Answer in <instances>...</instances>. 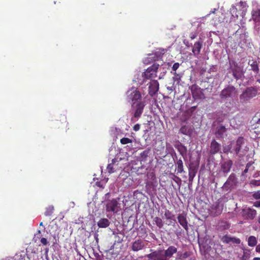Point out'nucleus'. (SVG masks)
<instances>
[{
  "label": "nucleus",
  "instance_id": "obj_36",
  "mask_svg": "<svg viewBox=\"0 0 260 260\" xmlns=\"http://www.w3.org/2000/svg\"><path fill=\"white\" fill-rule=\"evenodd\" d=\"M132 142V140L128 138H123L120 140V143L122 144H126Z\"/></svg>",
  "mask_w": 260,
  "mask_h": 260
},
{
  "label": "nucleus",
  "instance_id": "obj_17",
  "mask_svg": "<svg viewBox=\"0 0 260 260\" xmlns=\"http://www.w3.org/2000/svg\"><path fill=\"white\" fill-rule=\"evenodd\" d=\"M145 246V242L142 239H137L135 241L132 245V250L134 251H138L143 249Z\"/></svg>",
  "mask_w": 260,
  "mask_h": 260
},
{
  "label": "nucleus",
  "instance_id": "obj_62",
  "mask_svg": "<svg viewBox=\"0 0 260 260\" xmlns=\"http://www.w3.org/2000/svg\"><path fill=\"white\" fill-rule=\"evenodd\" d=\"M257 81L260 83V80H257Z\"/></svg>",
  "mask_w": 260,
  "mask_h": 260
},
{
  "label": "nucleus",
  "instance_id": "obj_15",
  "mask_svg": "<svg viewBox=\"0 0 260 260\" xmlns=\"http://www.w3.org/2000/svg\"><path fill=\"white\" fill-rule=\"evenodd\" d=\"M178 221L179 224L186 231L188 230V221L187 220V214L182 212L179 214L177 217Z\"/></svg>",
  "mask_w": 260,
  "mask_h": 260
},
{
  "label": "nucleus",
  "instance_id": "obj_35",
  "mask_svg": "<svg viewBox=\"0 0 260 260\" xmlns=\"http://www.w3.org/2000/svg\"><path fill=\"white\" fill-rule=\"evenodd\" d=\"M179 66H180V64H179L178 62H176V63H175L173 65V67H172V70H173V71L176 72V70L179 68ZM174 75L175 76H176L177 77H179V75H178V74H177L176 72H175V73H174Z\"/></svg>",
  "mask_w": 260,
  "mask_h": 260
},
{
  "label": "nucleus",
  "instance_id": "obj_46",
  "mask_svg": "<svg viewBox=\"0 0 260 260\" xmlns=\"http://www.w3.org/2000/svg\"><path fill=\"white\" fill-rule=\"evenodd\" d=\"M255 251L257 252L260 253V244L256 246Z\"/></svg>",
  "mask_w": 260,
  "mask_h": 260
},
{
  "label": "nucleus",
  "instance_id": "obj_48",
  "mask_svg": "<svg viewBox=\"0 0 260 260\" xmlns=\"http://www.w3.org/2000/svg\"><path fill=\"white\" fill-rule=\"evenodd\" d=\"M253 45L252 44V43H248V45H247V46L250 48H251V46H252Z\"/></svg>",
  "mask_w": 260,
  "mask_h": 260
},
{
  "label": "nucleus",
  "instance_id": "obj_2",
  "mask_svg": "<svg viewBox=\"0 0 260 260\" xmlns=\"http://www.w3.org/2000/svg\"><path fill=\"white\" fill-rule=\"evenodd\" d=\"M145 105L144 102L142 101L138 102L137 103H133L132 104V110L134 111V115L132 118V120H137L141 116Z\"/></svg>",
  "mask_w": 260,
  "mask_h": 260
},
{
  "label": "nucleus",
  "instance_id": "obj_47",
  "mask_svg": "<svg viewBox=\"0 0 260 260\" xmlns=\"http://www.w3.org/2000/svg\"><path fill=\"white\" fill-rule=\"evenodd\" d=\"M242 258V260H247L248 259V257L245 255V253H244V254L243 255Z\"/></svg>",
  "mask_w": 260,
  "mask_h": 260
},
{
  "label": "nucleus",
  "instance_id": "obj_52",
  "mask_svg": "<svg viewBox=\"0 0 260 260\" xmlns=\"http://www.w3.org/2000/svg\"><path fill=\"white\" fill-rule=\"evenodd\" d=\"M253 260H260V257H254Z\"/></svg>",
  "mask_w": 260,
  "mask_h": 260
},
{
  "label": "nucleus",
  "instance_id": "obj_26",
  "mask_svg": "<svg viewBox=\"0 0 260 260\" xmlns=\"http://www.w3.org/2000/svg\"><path fill=\"white\" fill-rule=\"evenodd\" d=\"M110 222L107 218H101L98 222V225L102 228H107Z\"/></svg>",
  "mask_w": 260,
  "mask_h": 260
},
{
  "label": "nucleus",
  "instance_id": "obj_59",
  "mask_svg": "<svg viewBox=\"0 0 260 260\" xmlns=\"http://www.w3.org/2000/svg\"><path fill=\"white\" fill-rule=\"evenodd\" d=\"M193 38H194V37H193V36H192V37H191V39H193Z\"/></svg>",
  "mask_w": 260,
  "mask_h": 260
},
{
  "label": "nucleus",
  "instance_id": "obj_19",
  "mask_svg": "<svg viewBox=\"0 0 260 260\" xmlns=\"http://www.w3.org/2000/svg\"><path fill=\"white\" fill-rule=\"evenodd\" d=\"M176 253H177V248L174 246H170L165 250L164 255L168 260L171 258L174 254Z\"/></svg>",
  "mask_w": 260,
  "mask_h": 260
},
{
  "label": "nucleus",
  "instance_id": "obj_3",
  "mask_svg": "<svg viewBox=\"0 0 260 260\" xmlns=\"http://www.w3.org/2000/svg\"><path fill=\"white\" fill-rule=\"evenodd\" d=\"M237 95V89L232 85H229L224 88L220 93V97L221 99H227L233 98Z\"/></svg>",
  "mask_w": 260,
  "mask_h": 260
},
{
  "label": "nucleus",
  "instance_id": "obj_37",
  "mask_svg": "<svg viewBox=\"0 0 260 260\" xmlns=\"http://www.w3.org/2000/svg\"><path fill=\"white\" fill-rule=\"evenodd\" d=\"M188 175H189V181H192L193 178L194 177V176L196 175V172L193 170H189Z\"/></svg>",
  "mask_w": 260,
  "mask_h": 260
},
{
  "label": "nucleus",
  "instance_id": "obj_53",
  "mask_svg": "<svg viewBox=\"0 0 260 260\" xmlns=\"http://www.w3.org/2000/svg\"><path fill=\"white\" fill-rule=\"evenodd\" d=\"M228 151H229V150L224 149V153H227L228 152Z\"/></svg>",
  "mask_w": 260,
  "mask_h": 260
},
{
  "label": "nucleus",
  "instance_id": "obj_63",
  "mask_svg": "<svg viewBox=\"0 0 260 260\" xmlns=\"http://www.w3.org/2000/svg\"><path fill=\"white\" fill-rule=\"evenodd\" d=\"M221 122V121L218 120V122Z\"/></svg>",
  "mask_w": 260,
  "mask_h": 260
},
{
  "label": "nucleus",
  "instance_id": "obj_39",
  "mask_svg": "<svg viewBox=\"0 0 260 260\" xmlns=\"http://www.w3.org/2000/svg\"><path fill=\"white\" fill-rule=\"evenodd\" d=\"M252 197L255 200L260 199V190L253 192Z\"/></svg>",
  "mask_w": 260,
  "mask_h": 260
},
{
  "label": "nucleus",
  "instance_id": "obj_43",
  "mask_svg": "<svg viewBox=\"0 0 260 260\" xmlns=\"http://www.w3.org/2000/svg\"><path fill=\"white\" fill-rule=\"evenodd\" d=\"M251 166V164L250 162L247 164L246 166V168L243 171V173L245 174L248 172L249 168Z\"/></svg>",
  "mask_w": 260,
  "mask_h": 260
},
{
  "label": "nucleus",
  "instance_id": "obj_32",
  "mask_svg": "<svg viewBox=\"0 0 260 260\" xmlns=\"http://www.w3.org/2000/svg\"><path fill=\"white\" fill-rule=\"evenodd\" d=\"M54 210V207L53 206H49L46 208V211L45 212V215L46 216H50L53 213Z\"/></svg>",
  "mask_w": 260,
  "mask_h": 260
},
{
  "label": "nucleus",
  "instance_id": "obj_50",
  "mask_svg": "<svg viewBox=\"0 0 260 260\" xmlns=\"http://www.w3.org/2000/svg\"><path fill=\"white\" fill-rule=\"evenodd\" d=\"M181 148L184 149V152H186V149L185 147H184V146H183V145H181Z\"/></svg>",
  "mask_w": 260,
  "mask_h": 260
},
{
  "label": "nucleus",
  "instance_id": "obj_21",
  "mask_svg": "<svg viewBox=\"0 0 260 260\" xmlns=\"http://www.w3.org/2000/svg\"><path fill=\"white\" fill-rule=\"evenodd\" d=\"M237 183V178L235 174H231L227 179L226 181L224 183L225 186H233L236 185Z\"/></svg>",
  "mask_w": 260,
  "mask_h": 260
},
{
  "label": "nucleus",
  "instance_id": "obj_27",
  "mask_svg": "<svg viewBox=\"0 0 260 260\" xmlns=\"http://www.w3.org/2000/svg\"><path fill=\"white\" fill-rule=\"evenodd\" d=\"M257 243V239L255 237L250 236L248 239V245L250 247L255 246Z\"/></svg>",
  "mask_w": 260,
  "mask_h": 260
},
{
  "label": "nucleus",
  "instance_id": "obj_29",
  "mask_svg": "<svg viewBox=\"0 0 260 260\" xmlns=\"http://www.w3.org/2000/svg\"><path fill=\"white\" fill-rule=\"evenodd\" d=\"M176 165L177 166V173H182L183 172V165L182 160L180 159L178 160L176 162Z\"/></svg>",
  "mask_w": 260,
  "mask_h": 260
},
{
  "label": "nucleus",
  "instance_id": "obj_7",
  "mask_svg": "<svg viewBox=\"0 0 260 260\" xmlns=\"http://www.w3.org/2000/svg\"><path fill=\"white\" fill-rule=\"evenodd\" d=\"M127 100L133 103L141 101L142 95L140 92L137 89L132 88L126 92Z\"/></svg>",
  "mask_w": 260,
  "mask_h": 260
},
{
  "label": "nucleus",
  "instance_id": "obj_49",
  "mask_svg": "<svg viewBox=\"0 0 260 260\" xmlns=\"http://www.w3.org/2000/svg\"><path fill=\"white\" fill-rule=\"evenodd\" d=\"M153 55H154L153 54H149V57H148V59H150V58H153Z\"/></svg>",
  "mask_w": 260,
  "mask_h": 260
},
{
  "label": "nucleus",
  "instance_id": "obj_41",
  "mask_svg": "<svg viewBox=\"0 0 260 260\" xmlns=\"http://www.w3.org/2000/svg\"><path fill=\"white\" fill-rule=\"evenodd\" d=\"M40 242L42 244V245L44 246L49 244L48 241L45 238H42L40 240Z\"/></svg>",
  "mask_w": 260,
  "mask_h": 260
},
{
  "label": "nucleus",
  "instance_id": "obj_25",
  "mask_svg": "<svg viewBox=\"0 0 260 260\" xmlns=\"http://www.w3.org/2000/svg\"><path fill=\"white\" fill-rule=\"evenodd\" d=\"M202 47V42H197L194 44L192 51L194 55L199 54L200 53Z\"/></svg>",
  "mask_w": 260,
  "mask_h": 260
},
{
  "label": "nucleus",
  "instance_id": "obj_23",
  "mask_svg": "<svg viewBox=\"0 0 260 260\" xmlns=\"http://www.w3.org/2000/svg\"><path fill=\"white\" fill-rule=\"evenodd\" d=\"M248 64L251 67V69L256 74L259 72V67L258 64L255 60H249L248 61Z\"/></svg>",
  "mask_w": 260,
  "mask_h": 260
},
{
  "label": "nucleus",
  "instance_id": "obj_20",
  "mask_svg": "<svg viewBox=\"0 0 260 260\" xmlns=\"http://www.w3.org/2000/svg\"><path fill=\"white\" fill-rule=\"evenodd\" d=\"M233 162L232 160L229 159L223 162L221 165V171L224 173H228L233 166Z\"/></svg>",
  "mask_w": 260,
  "mask_h": 260
},
{
  "label": "nucleus",
  "instance_id": "obj_9",
  "mask_svg": "<svg viewBox=\"0 0 260 260\" xmlns=\"http://www.w3.org/2000/svg\"><path fill=\"white\" fill-rule=\"evenodd\" d=\"M257 214L255 209L250 208L243 209L242 211V215L246 219H253Z\"/></svg>",
  "mask_w": 260,
  "mask_h": 260
},
{
  "label": "nucleus",
  "instance_id": "obj_33",
  "mask_svg": "<svg viewBox=\"0 0 260 260\" xmlns=\"http://www.w3.org/2000/svg\"><path fill=\"white\" fill-rule=\"evenodd\" d=\"M165 216L167 219H173L174 217V215H173L171 211L167 210L165 213Z\"/></svg>",
  "mask_w": 260,
  "mask_h": 260
},
{
  "label": "nucleus",
  "instance_id": "obj_6",
  "mask_svg": "<svg viewBox=\"0 0 260 260\" xmlns=\"http://www.w3.org/2000/svg\"><path fill=\"white\" fill-rule=\"evenodd\" d=\"M120 204L116 199L108 200L106 201V209L107 212L117 213L120 208Z\"/></svg>",
  "mask_w": 260,
  "mask_h": 260
},
{
  "label": "nucleus",
  "instance_id": "obj_56",
  "mask_svg": "<svg viewBox=\"0 0 260 260\" xmlns=\"http://www.w3.org/2000/svg\"><path fill=\"white\" fill-rule=\"evenodd\" d=\"M179 150L180 151H181V148H179ZM180 153H181V154H182V152H180Z\"/></svg>",
  "mask_w": 260,
  "mask_h": 260
},
{
  "label": "nucleus",
  "instance_id": "obj_28",
  "mask_svg": "<svg viewBox=\"0 0 260 260\" xmlns=\"http://www.w3.org/2000/svg\"><path fill=\"white\" fill-rule=\"evenodd\" d=\"M153 223L156 224V225L159 228H161L164 225V223H163L162 219L159 217H154L153 219Z\"/></svg>",
  "mask_w": 260,
  "mask_h": 260
},
{
  "label": "nucleus",
  "instance_id": "obj_57",
  "mask_svg": "<svg viewBox=\"0 0 260 260\" xmlns=\"http://www.w3.org/2000/svg\"><path fill=\"white\" fill-rule=\"evenodd\" d=\"M192 108H193V109H196V106L192 107Z\"/></svg>",
  "mask_w": 260,
  "mask_h": 260
},
{
  "label": "nucleus",
  "instance_id": "obj_12",
  "mask_svg": "<svg viewBox=\"0 0 260 260\" xmlns=\"http://www.w3.org/2000/svg\"><path fill=\"white\" fill-rule=\"evenodd\" d=\"M221 152V145L215 139H213L211 142L209 153L211 155H215Z\"/></svg>",
  "mask_w": 260,
  "mask_h": 260
},
{
  "label": "nucleus",
  "instance_id": "obj_4",
  "mask_svg": "<svg viewBox=\"0 0 260 260\" xmlns=\"http://www.w3.org/2000/svg\"><path fill=\"white\" fill-rule=\"evenodd\" d=\"M192 96L194 100H203L205 99V96L202 89L196 84L191 85L189 87Z\"/></svg>",
  "mask_w": 260,
  "mask_h": 260
},
{
  "label": "nucleus",
  "instance_id": "obj_60",
  "mask_svg": "<svg viewBox=\"0 0 260 260\" xmlns=\"http://www.w3.org/2000/svg\"><path fill=\"white\" fill-rule=\"evenodd\" d=\"M240 4H241V5H242V4H243V3L242 2H240Z\"/></svg>",
  "mask_w": 260,
  "mask_h": 260
},
{
  "label": "nucleus",
  "instance_id": "obj_34",
  "mask_svg": "<svg viewBox=\"0 0 260 260\" xmlns=\"http://www.w3.org/2000/svg\"><path fill=\"white\" fill-rule=\"evenodd\" d=\"M150 152V149H147L144 151H143L141 153L140 156L142 159L144 160L145 159L147 156H148V154Z\"/></svg>",
  "mask_w": 260,
  "mask_h": 260
},
{
  "label": "nucleus",
  "instance_id": "obj_16",
  "mask_svg": "<svg viewBox=\"0 0 260 260\" xmlns=\"http://www.w3.org/2000/svg\"><path fill=\"white\" fill-rule=\"evenodd\" d=\"M231 69L232 72L233 77L236 80L240 79L242 78V76L243 75V72L238 66L237 63H234V66L231 67Z\"/></svg>",
  "mask_w": 260,
  "mask_h": 260
},
{
  "label": "nucleus",
  "instance_id": "obj_42",
  "mask_svg": "<svg viewBox=\"0 0 260 260\" xmlns=\"http://www.w3.org/2000/svg\"><path fill=\"white\" fill-rule=\"evenodd\" d=\"M140 129V125L136 124L133 126V130L135 132L138 131Z\"/></svg>",
  "mask_w": 260,
  "mask_h": 260
},
{
  "label": "nucleus",
  "instance_id": "obj_5",
  "mask_svg": "<svg viewBox=\"0 0 260 260\" xmlns=\"http://www.w3.org/2000/svg\"><path fill=\"white\" fill-rule=\"evenodd\" d=\"M158 67V64L154 63L151 67L148 68L146 71L143 73L144 79L152 80L155 78Z\"/></svg>",
  "mask_w": 260,
  "mask_h": 260
},
{
  "label": "nucleus",
  "instance_id": "obj_58",
  "mask_svg": "<svg viewBox=\"0 0 260 260\" xmlns=\"http://www.w3.org/2000/svg\"><path fill=\"white\" fill-rule=\"evenodd\" d=\"M38 233H39V234H41V231H40V230H39V231H38Z\"/></svg>",
  "mask_w": 260,
  "mask_h": 260
},
{
  "label": "nucleus",
  "instance_id": "obj_13",
  "mask_svg": "<svg viewBox=\"0 0 260 260\" xmlns=\"http://www.w3.org/2000/svg\"><path fill=\"white\" fill-rule=\"evenodd\" d=\"M221 241L222 243L225 244H239L241 243V240L237 237H231L230 235H225L221 238Z\"/></svg>",
  "mask_w": 260,
  "mask_h": 260
},
{
  "label": "nucleus",
  "instance_id": "obj_8",
  "mask_svg": "<svg viewBox=\"0 0 260 260\" xmlns=\"http://www.w3.org/2000/svg\"><path fill=\"white\" fill-rule=\"evenodd\" d=\"M148 260H167L164 255V250L159 249L146 255Z\"/></svg>",
  "mask_w": 260,
  "mask_h": 260
},
{
  "label": "nucleus",
  "instance_id": "obj_64",
  "mask_svg": "<svg viewBox=\"0 0 260 260\" xmlns=\"http://www.w3.org/2000/svg\"><path fill=\"white\" fill-rule=\"evenodd\" d=\"M259 222L260 223V217L259 218Z\"/></svg>",
  "mask_w": 260,
  "mask_h": 260
},
{
  "label": "nucleus",
  "instance_id": "obj_38",
  "mask_svg": "<svg viewBox=\"0 0 260 260\" xmlns=\"http://www.w3.org/2000/svg\"><path fill=\"white\" fill-rule=\"evenodd\" d=\"M107 169L108 173H109L110 174L114 172L115 170L113 168V164L111 163V164H109L107 167Z\"/></svg>",
  "mask_w": 260,
  "mask_h": 260
},
{
  "label": "nucleus",
  "instance_id": "obj_1",
  "mask_svg": "<svg viewBox=\"0 0 260 260\" xmlns=\"http://www.w3.org/2000/svg\"><path fill=\"white\" fill-rule=\"evenodd\" d=\"M257 88L256 87L250 86L246 87L239 96L241 103H246L255 98L257 94Z\"/></svg>",
  "mask_w": 260,
  "mask_h": 260
},
{
  "label": "nucleus",
  "instance_id": "obj_24",
  "mask_svg": "<svg viewBox=\"0 0 260 260\" xmlns=\"http://www.w3.org/2000/svg\"><path fill=\"white\" fill-rule=\"evenodd\" d=\"M252 19L257 25H260V10L257 9L252 13Z\"/></svg>",
  "mask_w": 260,
  "mask_h": 260
},
{
  "label": "nucleus",
  "instance_id": "obj_54",
  "mask_svg": "<svg viewBox=\"0 0 260 260\" xmlns=\"http://www.w3.org/2000/svg\"><path fill=\"white\" fill-rule=\"evenodd\" d=\"M63 120H64V124H66V118L63 117Z\"/></svg>",
  "mask_w": 260,
  "mask_h": 260
},
{
  "label": "nucleus",
  "instance_id": "obj_14",
  "mask_svg": "<svg viewBox=\"0 0 260 260\" xmlns=\"http://www.w3.org/2000/svg\"><path fill=\"white\" fill-rule=\"evenodd\" d=\"M148 88L149 94L151 96H154L159 89L158 82L155 80H152L150 82Z\"/></svg>",
  "mask_w": 260,
  "mask_h": 260
},
{
  "label": "nucleus",
  "instance_id": "obj_51",
  "mask_svg": "<svg viewBox=\"0 0 260 260\" xmlns=\"http://www.w3.org/2000/svg\"><path fill=\"white\" fill-rule=\"evenodd\" d=\"M96 185H97L98 186H99V187H102V185H101V184H100V182H96Z\"/></svg>",
  "mask_w": 260,
  "mask_h": 260
},
{
  "label": "nucleus",
  "instance_id": "obj_61",
  "mask_svg": "<svg viewBox=\"0 0 260 260\" xmlns=\"http://www.w3.org/2000/svg\"><path fill=\"white\" fill-rule=\"evenodd\" d=\"M258 176H260V171L258 172Z\"/></svg>",
  "mask_w": 260,
  "mask_h": 260
},
{
  "label": "nucleus",
  "instance_id": "obj_44",
  "mask_svg": "<svg viewBox=\"0 0 260 260\" xmlns=\"http://www.w3.org/2000/svg\"><path fill=\"white\" fill-rule=\"evenodd\" d=\"M222 226L223 229L224 230H227L230 228V225L226 222H225Z\"/></svg>",
  "mask_w": 260,
  "mask_h": 260
},
{
  "label": "nucleus",
  "instance_id": "obj_11",
  "mask_svg": "<svg viewBox=\"0 0 260 260\" xmlns=\"http://www.w3.org/2000/svg\"><path fill=\"white\" fill-rule=\"evenodd\" d=\"M228 128L225 125L220 123L218 124L215 128V135L217 139H222L226 133Z\"/></svg>",
  "mask_w": 260,
  "mask_h": 260
},
{
  "label": "nucleus",
  "instance_id": "obj_22",
  "mask_svg": "<svg viewBox=\"0 0 260 260\" xmlns=\"http://www.w3.org/2000/svg\"><path fill=\"white\" fill-rule=\"evenodd\" d=\"M192 254L191 252L185 251L184 253L178 252L177 254V259L179 260H185L187 258L189 257Z\"/></svg>",
  "mask_w": 260,
  "mask_h": 260
},
{
  "label": "nucleus",
  "instance_id": "obj_40",
  "mask_svg": "<svg viewBox=\"0 0 260 260\" xmlns=\"http://www.w3.org/2000/svg\"><path fill=\"white\" fill-rule=\"evenodd\" d=\"M250 184L253 186H260V180H252L250 181Z\"/></svg>",
  "mask_w": 260,
  "mask_h": 260
},
{
  "label": "nucleus",
  "instance_id": "obj_45",
  "mask_svg": "<svg viewBox=\"0 0 260 260\" xmlns=\"http://www.w3.org/2000/svg\"><path fill=\"white\" fill-rule=\"evenodd\" d=\"M254 206L256 207H260V200L256 201L254 203Z\"/></svg>",
  "mask_w": 260,
  "mask_h": 260
},
{
  "label": "nucleus",
  "instance_id": "obj_30",
  "mask_svg": "<svg viewBox=\"0 0 260 260\" xmlns=\"http://www.w3.org/2000/svg\"><path fill=\"white\" fill-rule=\"evenodd\" d=\"M179 133L185 135H188L190 134V131L189 128L188 127V126L186 125H183L181 127V128L179 129Z\"/></svg>",
  "mask_w": 260,
  "mask_h": 260
},
{
  "label": "nucleus",
  "instance_id": "obj_10",
  "mask_svg": "<svg viewBox=\"0 0 260 260\" xmlns=\"http://www.w3.org/2000/svg\"><path fill=\"white\" fill-rule=\"evenodd\" d=\"M223 210V205H220L219 201L216 202L211 207L210 214L213 216H217L220 215Z\"/></svg>",
  "mask_w": 260,
  "mask_h": 260
},
{
  "label": "nucleus",
  "instance_id": "obj_18",
  "mask_svg": "<svg viewBox=\"0 0 260 260\" xmlns=\"http://www.w3.org/2000/svg\"><path fill=\"white\" fill-rule=\"evenodd\" d=\"M244 144V139L242 137H239L236 142L235 146L233 147V151L237 155L241 152V149L243 144Z\"/></svg>",
  "mask_w": 260,
  "mask_h": 260
},
{
  "label": "nucleus",
  "instance_id": "obj_31",
  "mask_svg": "<svg viewBox=\"0 0 260 260\" xmlns=\"http://www.w3.org/2000/svg\"><path fill=\"white\" fill-rule=\"evenodd\" d=\"M230 12L233 17L236 19L238 18V15L237 14V9L236 7L233 6L230 9Z\"/></svg>",
  "mask_w": 260,
  "mask_h": 260
},
{
  "label": "nucleus",
  "instance_id": "obj_55",
  "mask_svg": "<svg viewBox=\"0 0 260 260\" xmlns=\"http://www.w3.org/2000/svg\"><path fill=\"white\" fill-rule=\"evenodd\" d=\"M40 226H43V222H41L40 223Z\"/></svg>",
  "mask_w": 260,
  "mask_h": 260
}]
</instances>
